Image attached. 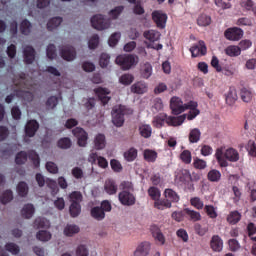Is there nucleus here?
<instances>
[{
    "label": "nucleus",
    "instance_id": "obj_19",
    "mask_svg": "<svg viewBox=\"0 0 256 256\" xmlns=\"http://www.w3.org/2000/svg\"><path fill=\"white\" fill-rule=\"evenodd\" d=\"M149 251H151V243L141 242L134 251V256H147Z\"/></svg>",
    "mask_w": 256,
    "mask_h": 256
},
{
    "label": "nucleus",
    "instance_id": "obj_17",
    "mask_svg": "<svg viewBox=\"0 0 256 256\" xmlns=\"http://www.w3.org/2000/svg\"><path fill=\"white\" fill-rule=\"evenodd\" d=\"M119 190V186H117V182L113 179H107L104 183V191L107 195H117V191Z\"/></svg>",
    "mask_w": 256,
    "mask_h": 256
},
{
    "label": "nucleus",
    "instance_id": "obj_54",
    "mask_svg": "<svg viewBox=\"0 0 256 256\" xmlns=\"http://www.w3.org/2000/svg\"><path fill=\"white\" fill-rule=\"evenodd\" d=\"M36 239H38V241H50L51 239V232L47 231V230H40L37 234H36Z\"/></svg>",
    "mask_w": 256,
    "mask_h": 256
},
{
    "label": "nucleus",
    "instance_id": "obj_4",
    "mask_svg": "<svg viewBox=\"0 0 256 256\" xmlns=\"http://www.w3.org/2000/svg\"><path fill=\"white\" fill-rule=\"evenodd\" d=\"M116 64L123 69L129 71L135 65V56L133 54H123L116 57Z\"/></svg>",
    "mask_w": 256,
    "mask_h": 256
},
{
    "label": "nucleus",
    "instance_id": "obj_42",
    "mask_svg": "<svg viewBox=\"0 0 256 256\" xmlns=\"http://www.w3.org/2000/svg\"><path fill=\"white\" fill-rule=\"evenodd\" d=\"M184 213L189 217L190 221H201V213L191 210L189 208L184 209Z\"/></svg>",
    "mask_w": 256,
    "mask_h": 256
},
{
    "label": "nucleus",
    "instance_id": "obj_31",
    "mask_svg": "<svg viewBox=\"0 0 256 256\" xmlns=\"http://www.w3.org/2000/svg\"><path fill=\"white\" fill-rule=\"evenodd\" d=\"M188 139L190 143H199V141H201V130L198 128L191 129Z\"/></svg>",
    "mask_w": 256,
    "mask_h": 256
},
{
    "label": "nucleus",
    "instance_id": "obj_24",
    "mask_svg": "<svg viewBox=\"0 0 256 256\" xmlns=\"http://www.w3.org/2000/svg\"><path fill=\"white\" fill-rule=\"evenodd\" d=\"M237 99H239V97L237 96V90L233 87H230L228 93L225 95L226 104L231 107L235 105Z\"/></svg>",
    "mask_w": 256,
    "mask_h": 256
},
{
    "label": "nucleus",
    "instance_id": "obj_49",
    "mask_svg": "<svg viewBox=\"0 0 256 256\" xmlns=\"http://www.w3.org/2000/svg\"><path fill=\"white\" fill-rule=\"evenodd\" d=\"M69 199L71 203H78L81 205V201H83V194H81L79 191H73L70 193Z\"/></svg>",
    "mask_w": 256,
    "mask_h": 256
},
{
    "label": "nucleus",
    "instance_id": "obj_57",
    "mask_svg": "<svg viewBox=\"0 0 256 256\" xmlns=\"http://www.w3.org/2000/svg\"><path fill=\"white\" fill-rule=\"evenodd\" d=\"M82 103L87 111H91V109L95 108L97 100L95 98H84Z\"/></svg>",
    "mask_w": 256,
    "mask_h": 256
},
{
    "label": "nucleus",
    "instance_id": "obj_29",
    "mask_svg": "<svg viewBox=\"0 0 256 256\" xmlns=\"http://www.w3.org/2000/svg\"><path fill=\"white\" fill-rule=\"evenodd\" d=\"M143 35L147 39V41H150V43H155V41H159L161 37V33L155 30L145 31Z\"/></svg>",
    "mask_w": 256,
    "mask_h": 256
},
{
    "label": "nucleus",
    "instance_id": "obj_62",
    "mask_svg": "<svg viewBox=\"0 0 256 256\" xmlns=\"http://www.w3.org/2000/svg\"><path fill=\"white\" fill-rule=\"evenodd\" d=\"M190 204L192 205V207H195V209H198L199 211H201V209L205 207V204L202 202L201 198L199 197L191 198Z\"/></svg>",
    "mask_w": 256,
    "mask_h": 256
},
{
    "label": "nucleus",
    "instance_id": "obj_7",
    "mask_svg": "<svg viewBox=\"0 0 256 256\" xmlns=\"http://www.w3.org/2000/svg\"><path fill=\"white\" fill-rule=\"evenodd\" d=\"M91 25L97 31H103L104 29H109V21L105 19L104 15L96 14L91 18Z\"/></svg>",
    "mask_w": 256,
    "mask_h": 256
},
{
    "label": "nucleus",
    "instance_id": "obj_16",
    "mask_svg": "<svg viewBox=\"0 0 256 256\" xmlns=\"http://www.w3.org/2000/svg\"><path fill=\"white\" fill-rule=\"evenodd\" d=\"M37 131H39V122L37 120H29L25 125L26 137H35Z\"/></svg>",
    "mask_w": 256,
    "mask_h": 256
},
{
    "label": "nucleus",
    "instance_id": "obj_64",
    "mask_svg": "<svg viewBox=\"0 0 256 256\" xmlns=\"http://www.w3.org/2000/svg\"><path fill=\"white\" fill-rule=\"evenodd\" d=\"M76 255L77 256H89V249H87V246L84 244H80L76 248Z\"/></svg>",
    "mask_w": 256,
    "mask_h": 256
},
{
    "label": "nucleus",
    "instance_id": "obj_48",
    "mask_svg": "<svg viewBox=\"0 0 256 256\" xmlns=\"http://www.w3.org/2000/svg\"><path fill=\"white\" fill-rule=\"evenodd\" d=\"M17 191L20 197H27V194L29 193V186L25 182H20L17 185Z\"/></svg>",
    "mask_w": 256,
    "mask_h": 256
},
{
    "label": "nucleus",
    "instance_id": "obj_56",
    "mask_svg": "<svg viewBox=\"0 0 256 256\" xmlns=\"http://www.w3.org/2000/svg\"><path fill=\"white\" fill-rule=\"evenodd\" d=\"M5 249H6V251L11 253L12 255H19V251H21L19 246L17 244L13 243V242L7 243L5 245Z\"/></svg>",
    "mask_w": 256,
    "mask_h": 256
},
{
    "label": "nucleus",
    "instance_id": "obj_22",
    "mask_svg": "<svg viewBox=\"0 0 256 256\" xmlns=\"http://www.w3.org/2000/svg\"><path fill=\"white\" fill-rule=\"evenodd\" d=\"M210 247L212 250L216 251V253H221V251H223V239H221L219 235L212 236Z\"/></svg>",
    "mask_w": 256,
    "mask_h": 256
},
{
    "label": "nucleus",
    "instance_id": "obj_5",
    "mask_svg": "<svg viewBox=\"0 0 256 256\" xmlns=\"http://www.w3.org/2000/svg\"><path fill=\"white\" fill-rule=\"evenodd\" d=\"M118 201L121 203V205H124V207H133V205L137 203V197H135L133 192L124 190L118 194Z\"/></svg>",
    "mask_w": 256,
    "mask_h": 256
},
{
    "label": "nucleus",
    "instance_id": "obj_15",
    "mask_svg": "<svg viewBox=\"0 0 256 256\" xmlns=\"http://www.w3.org/2000/svg\"><path fill=\"white\" fill-rule=\"evenodd\" d=\"M94 93L97 95V97H98L99 101H101L102 105H107V103H109V101H111V97L107 96L111 92L107 88H103V87L96 88V89H94Z\"/></svg>",
    "mask_w": 256,
    "mask_h": 256
},
{
    "label": "nucleus",
    "instance_id": "obj_34",
    "mask_svg": "<svg viewBox=\"0 0 256 256\" xmlns=\"http://www.w3.org/2000/svg\"><path fill=\"white\" fill-rule=\"evenodd\" d=\"M227 221L230 225H237V223L241 221V213L237 210L230 212L227 217Z\"/></svg>",
    "mask_w": 256,
    "mask_h": 256
},
{
    "label": "nucleus",
    "instance_id": "obj_6",
    "mask_svg": "<svg viewBox=\"0 0 256 256\" xmlns=\"http://www.w3.org/2000/svg\"><path fill=\"white\" fill-rule=\"evenodd\" d=\"M170 109L173 115H181L187 111V104H183L181 98L174 96L170 100Z\"/></svg>",
    "mask_w": 256,
    "mask_h": 256
},
{
    "label": "nucleus",
    "instance_id": "obj_20",
    "mask_svg": "<svg viewBox=\"0 0 256 256\" xmlns=\"http://www.w3.org/2000/svg\"><path fill=\"white\" fill-rule=\"evenodd\" d=\"M24 63L31 65L35 61V48L32 46H26L23 50Z\"/></svg>",
    "mask_w": 256,
    "mask_h": 256
},
{
    "label": "nucleus",
    "instance_id": "obj_52",
    "mask_svg": "<svg viewBox=\"0 0 256 256\" xmlns=\"http://www.w3.org/2000/svg\"><path fill=\"white\" fill-rule=\"evenodd\" d=\"M193 167L194 169L203 171V169H207V161L196 157L194 158V161H193Z\"/></svg>",
    "mask_w": 256,
    "mask_h": 256
},
{
    "label": "nucleus",
    "instance_id": "obj_2",
    "mask_svg": "<svg viewBox=\"0 0 256 256\" xmlns=\"http://www.w3.org/2000/svg\"><path fill=\"white\" fill-rule=\"evenodd\" d=\"M27 158L32 161L35 169H38V167L41 165V159L35 150H30L28 154L25 151L18 152L15 158L16 165H25V163H27Z\"/></svg>",
    "mask_w": 256,
    "mask_h": 256
},
{
    "label": "nucleus",
    "instance_id": "obj_39",
    "mask_svg": "<svg viewBox=\"0 0 256 256\" xmlns=\"http://www.w3.org/2000/svg\"><path fill=\"white\" fill-rule=\"evenodd\" d=\"M139 132L141 137H144V139H149L153 133V129L151 128V125L144 124L139 127Z\"/></svg>",
    "mask_w": 256,
    "mask_h": 256
},
{
    "label": "nucleus",
    "instance_id": "obj_9",
    "mask_svg": "<svg viewBox=\"0 0 256 256\" xmlns=\"http://www.w3.org/2000/svg\"><path fill=\"white\" fill-rule=\"evenodd\" d=\"M152 21H154L158 29H165L167 25V14L161 10H156L152 12Z\"/></svg>",
    "mask_w": 256,
    "mask_h": 256
},
{
    "label": "nucleus",
    "instance_id": "obj_12",
    "mask_svg": "<svg viewBox=\"0 0 256 256\" xmlns=\"http://www.w3.org/2000/svg\"><path fill=\"white\" fill-rule=\"evenodd\" d=\"M72 134L76 139H78L79 147H85L87 145V140L89 139V134L87 131L81 127H76L72 130Z\"/></svg>",
    "mask_w": 256,
    "mask_h": 256
},
{
    "label": "nucleus",
    "instance_id": "obj_53",
    "mask_svg": "<svg viewBox=\"0 0 256 256\" xmlns=\"http://www.w3.org/2000/svg\"><path fill=\"white\" fill-rule=\"evenodd\" d=\"M133 81H135V77L133 76V74H123L119 78V83H121V85H131Z\"/></svg>",
    "mask_w": 256,
    "mask_h": 256
},
{
    "label": "nucleus",
    "instance_id": "obj_1",
    "mask_svg": "<svg viewBox=\"0 0 256 256\" xmlns=\"http://www.w3.org/2000/svg\"><path fill=\"white\" fill-rule=\"evenodd\" d=\"M185 119V115L175 117L160 113L153 118L152 125L156 129H161L164 127L165 123H167L169 127H179L180 125H183Z\"/></svg>",
    "mask_w": 256,
    "mask_h": 256
},
{
    "label": "nucleus",
    "instance_id": "obj_37",
    "mask_svg": "<svg viewBox=\"0 0 256 256\" xmlns=\"http://www.w3.org/2000/svg\"><path fill=\"white\" fill-rule=\"evenodd\" d=\"M61 23H63V18L62 17H54L52 19H50L47 23V29L48 31H53V29H57V27H59V25H61Z\"/></svg>",
    "mask_w": 256,
    "mask_h": 256
},
{
    "label": "nucleus",
    "instance_id": "obj_3",
    "mask_svg": "<svg viewBox=\"0 0 256 256\" xmlns=\"http://www.w3.org/2000/svg\"><path fill=\"white\" fill-rule=\"evenodd\" d=\"M125 106H115L112 109V123L116 127H123V124L125 123V113H126Z\"/></svg>",
    "mask_w": 256,
    "mask_h": 256
},
{
    "label": "nucleus",
    "instance_id": "obj_27",
    "mask_svg": "<svg viewBox=\"0 0 256 256\" xmlns=\"http://www.w3.org/2000/svg\"><path fill=\"white\" fill-rule=\"evenodd\" d=\"M21 215L25 219H31L35 215V206L33 204H26L21 210Z\"/></svg>",
    "mask_w": 256,
    "mask_h": 256
},
{
    "label": "nucleus",
    "instance_id": "obj_18",
    "mask_svg": "<svg viewBox=\"0 0 256 256\" xmlns=\"http://www.w3.org/2000/svg\"><path fill=\"white\" fill-rule=\"evenodd\" d=\"M150 231L152 237H154L155 241H157L159 245H163L165 243V235H163V232H161V228H159V226L152 225L150 227Z\"/></svg>",
    "mask_w": 256,
    "mask_h": 256
},
{
    "label": "nucleus",
    "instance_id": "obj_60",
    "mask_svg": "<svg viewBox=\"0 0 256 256\" xmlns=\"http://www.w3.org/2000/svg\"><path fill=\"white\" fill-rule=\"evenodd\" d=\"M48 59H55L57 57V48L54 44H49L46 49Z\"/></svg>",
    "mask_w": 256,
    "mask_h": 256
},
{
    "label": "nucleus",
    "instance_id": "obj_11",
    "mask_svg": "<svg viewBox=\"0 0 256 256\" xmlns=\"http://www.w3.org/2000/svg\"><path fill=\"white\" fill-rule=\"evenodd\" d=\"M72 134L76 139H78L79 147H85L87 145V140L89 139V134L87 131L81 127H76L72 130Z\"/></svg>",
    "mask_w": 256,
    "mask_h": 256
},
{
    "label": "nucleus",
    "instance_id": "obj_40",
    "mask_svg": "<svg viewBox=\"0 0 256 256\" xmlns=\"http://www.w3.org/2000/svg\"><path fill=\"white\" fill-rule=\"evenodd\" d=\"M225 53L228 57H239L241 55V48L239 46H228L225 50Z\"/></svg>",
    "mask_w": 256,
    "mask_h": 256
},
{
    "label": "nucleus",
    "instance_id": "obj_35",
    "mask_svg": "<svg viewBox=\"0 0 256 256\" xmlns=\"http://www.w3.org/2000/svg\"><path fill=\"white\" fill-rule=\"evenodd\" d=\"M240 97L244 103H251L253 99V92L247 88H242L240 90Z\"/></svg>",
    "mask_w": 256,
    "mask_h": 256
},
{
    "label": "nucleus",
    "instance_id": "obj_36",
    "mask_svg": "<svg viewBox=\"0 0 256 256\" xmlns=\"http://www.w3.org/2000/svg\"><path fill=\"white\" fill-rule=\"evenodd\" d=\"M138 151L136 148H130L126 152H124V159L131 163L137 159Z\"/></svg>",
    "mask_w": 256,
    "mask_h": 256
},
{
    "label": "nucleus",
    "instance_id": "obj_14",
    "mask_svg": "<svg viewBox=\"0 0 256 256\" xmlns=\"http://www.w3.org/2000/svg\"><path fill=\"white\" fill-rule=\"evenodd\" d=\"M60 55L64 61H73L77 57V52L73 46H65L61 49Z\"/></svg>",
    "mask_w": 256,
    "mask_h": 256
},
{
    "label": "nucleus",
    "instance_id": "obj_59",
    "mask_svg": "<svg viewBox=\"0 0 256 256\" xmlns=\"http://www.w3.org/2000/svg\"><path fill=\"white\" fill-rule=\"evenodd\" d=\"M57 145L60 149H70L71 148V139L70 138H61L58 140Z\"/></svg>",
    "mask_w": 256,
    "mask_h": 256
},
{
    "label": "nucleus",
    "instance_id": "obj_32",
    "mask_svg": "<svg viewBox=\"0 0 256 256\" xmlns=\"http://www.w3.org/2000/svg\"><path fill=\"white\" fill-rule=\"evenodd\" d=\"M79 231H81L79 226H77L75 224H68L64 228V235H66V237H73V235H77V233H79Z\"/></svg>",
    "mask_w": 256,
    "mask_h": 256
},
{
    "label": "nucleus",
    "instance_id": "obj_46",
    "mask_svg": "<svg viewBox=\"0 0 256 256\" xmlns=\"http://www.w3.org/2000/svg\"><path fill=\"white\" fill-rule=\"evenodd\" d=\"M94 145L97 150L105 149V135L98 134L94 139Z\"/></svg>",
    "mask_w": 256,
    "mask_h": 256
},
{
    "label": "nucleus",
    "instance_id": "obj_47",
    "mask_svg": "<svg viewBox=\"0 0 256 256\" xmlns=\"http://www.w3.org/2000/svg\"><path fill=\"white\" fill-rule=\"evenodd\" d=\"M70 216L75 218L81 215V204L79 203H71L69 207Z\"/></svg>",
    "mask_w": 256,
    "mask_h": 256
},
{
    "label": "nucleus",
    "instance_id": "obj_44",
    "mask_svg": "<svg viewBox=\"0 0 256 256\" xmlns=\"http://www.w3.org/2000/svg\"><path fill=\"white\" fill-rule=\"evenodd\" d=\"M11 201H13V191H4L0 196V203H2V205H7V203H11Z\"/></svg>",
    "mask_w": 256,
    "mask_h": 256
},
{
    "label": "nucleus",
    "instance_id": "obj_45",
    "mask_svg": "<svg viewBox=\"0 0 256 256\" xmlns=\"http://www.w3.org/2000/svg\"><path fill=\"white\" fill-rule=\"evenodd\" d=\"M144 159L148 163H155L157 161V153L154 150H144Z\"/></svg>",
    "mask_w": 256,
    "mask_h": 256
},
{
    "label": "nucleus",
    "instance_id": "obj_10",
    "mask_svg": "<svg viewBox=\"0 0 256 256\" xmlns=\"http://www.w3.org/2000/svg\"><path fill=\"white\" fill-rule=\"evenodd\" d=\"M190 53L193 58L205 57V55H207V45L205 44V41H198V44H195L190 48Z\"/></svg>",
    "mask_w": 256,
    "mask_h": 256
},
{
    "label": "nucleus",
    "instance_id": "obj_58",
    "mask_svg": "<svg viewBox=\"0 0 256 256\" xmlns=\"http://www.w3.org/2000/svg\"><path fill=\"white\" fill-rule=\"evenodd\" d=\"M215 157H216L220 167H228L229 166V162H227V160H225V158H223V151L217 150Z\"/></svg>",
    "mask_w": 256,
    "mask_h": 256
},
{
    "label": "nucleus",
    "instance_id": "obj_26",
    "mask_svg": "<svg viewBox=\"0 0 256 256\" xmlns=\"http://www.w3.org/2000/svg\"><path fill=\"white\" fill-rule=\"evenodd\" d=\"M90 215L96 221H103V219H105V212H103V209H101L99 206L91 208Z\"/></svg>",
    "mask_w": 256,
    "mask_h": 256
},
{
    "label": "nucleus",
    "instance_id": "obj_50",
    "mask_svg": "<svg viewBox=\"0 0 256 256\" xmlns=\"http://www.w3.org/2000/svg\"><path fill=\"white\" fill-rule=\"evenodd\" d=\"M180 159L182 163H185V165H191V161L193 159V157L191 156V151L183 150L180 154Z\"/></svg>",
    "mask_w": 256,
    "mask_h": 256
},
{
    "label": "nucleus",
    "instance_id": "obj_38",
    "mask_svg": "<svg viewBox=\"0 0 256 256\" xmlns=\"http://www.w3.org/2000/svg\"><path fill=\"white\" fill-rule=\"evenodd\" d=\"M207 177L208 181H211L212 183H219V181H221V172L217 169L210 170Z\"/></svg>",
    "mask_w": 256,
    "mask_h": 256
},
{
    "label": "nucleus",
    "instance_id": "obj_41",
    "mask_svg": "<svg viewBox=\"0 0 256 256\" xmlns=\"http://www.w3.org/2000/svg\"><path fill=\"white\" fill-rule=\"evenodd\" d=\"M33 26L31 25V22L27 19L22 20L20 23V32L22 35H29L31 33V28Z\"/></svg>",
    "mask_w": 256,
    "mask_h": 256
},
{
    "label": "nucleus",
    "instance_id": "obj_63",
    "mask_svg": "<svg viewBox=\"0 0 256 256\" xmlns=\"http://www.w3.org/2000/svg\"><path fill=\"white\" fill-rule=\"evenodd\" d=\"M120 189L122 191H128V192L135 191V187L133 186V182H130V181H122L120 183Z\"/></svg>",
    "mask_w": 256,
    "mask_h": 256
},
{
    "label": "nucleus",
    "instance_id": "obj_30",
    "mask_svg": "<svg viewBox=\"0 0 256 256\" xmlns=\"http://www.w3.org/2000/svg\"><path fill=\"white\" fill-rule=\"evenodd\" d=\"M155 209H159L160 211H163L165 209H171L172 205L167 198L165 199H158L154 202Z\"/></svg>",
    "mask_w": 256,
    "mask_h": 256
},
{
    "label": "nucleus",
    "instance_id": "obj_8",
    "mask_svg": "<svg viewBox=\"0 0 256 256\" xmlns=\"http://www.w3.org/2000/svg\"><path fill=\"white\" fill-rule=\"evenodd\" d=\"M224 37L228 41H239L243 38V29L239 27L228 28L224 32Z\"/></svg>",
    "mask_w": 256,
    "mask_h": 256
},
{
    "label": "nucleus",
    "instance_id": "obj_28",
    "mask_svg": "<svg viewBox=\"0 0 256 256\" xmlns=\"http://www.w3.org/2000/svg\"><path fill=\"white\" fill-rule=\"evenodd\" d=\"M164 197L166 198V201H169L170 203H179V195L173 189H166L164 191Z\"/></svg>",
    "mask_w": 256,
    "mask_h": 256
},
{
    "label": "nucleus",
    "instance_id": "obj_51",
    "mask_svg": "<svg viewBox=\"0 0 256 256\" xmlns=\"http://www.w3.org/2000/svg\"><path fill=\"white\" fill-rule=\"evenodd\" d=\"M34 227H36L37 229H46L47 227H49V222L45 218L38 217L34 221Z\"/></svg>",
    "mask_w": 256,
    "mask_h": 256
},
{
    "label": "nucleus",
    "instance_id": "obj_61",
    "mask_svg": "<svg viewBox=\"0 0 256 256\" xmlns=\"http://www.w3.org/2000/svg\"><path fill=\"white\" fill-rule=\"evenodd\" d=\"M110 60H111V56H109V54L102 53L100 55V59H99L100 67H102V69H105V67H107L109 65Z\"/></svg>",
    "mask_w": 256,
    "mask_h": 256
},
{
    "label": "nucleus",
    "instance_id": "obj_25",
    "mask_svg": "<svg viewBox=\"0 0 256 256\" xmlns=\"http://www.w3.org/2000/svg\"><path fill=\"white\" fill-rule=\"evenodd\" d=\"M224 157L231 163H237L239 161V152L234 148H228L224 153Z\"/></svg>",
    "mask_w": 256,
    "mask_h": 256
},
{
    "label": "nucleus",
    "instance_id": "obj_33",
    "mask_svg": "<svg viewBox=\"0 0 256 256\" xmlns=\"http://www.w3.org/2000/svg\"><path fill=\"white\" fill-rule=\"evenodd\" d=\"M151 75H153V66H151V63L146 62L141 68V76L143 79H149Z\"/></svg>",
    "mask_w": 256,
    "mask_h": 256
},
{
    "label": "nucleus",
    "instance_id": "obj_55",
    "mask_svg": "<svg viewBox=\"0 0 256 256\" xmlns=\"http://www.w3.org/2000/svg\"><path fill=\"white\" fill-rule=\"evenodd\" d=\"M204 211H205L206 215H208V217L210 219H217L218 214H217V210L215 209V206H213V205H206L204 207Z\"/></svg>",
    "mask_w": 256,
    "mask_h": 256
},
{
    "label": "nucleus",
    "instance_id": "obj_23",
    "mask_svg": "<svg viewBox=\"0 0 256 256\" xmlns=\"http://www.w3.org/2000/svg\"><path fill=\"white\" fill-rule=\"evenodd\" d=\"M197 102L195 101H190L187 103V109H189V113L187 115V119L188 121H193V119H195V117H197V115H199V113H201L199 111V109H197Z\"/></svg>",
    "mask_w": 256,
    "mask_h": 256
},
{
    "label": "nucleus",
    "instance_id": "obj_43",
    "mask_svg": "<svg viewBox=\"0 0 256 256\" xmlns=\"http://www.w3.org/2000/svg\"><path fill=\"white\" fill-rule=\"evenodd\" d=\"M197 25H199V27H209V25H211V16L201 14L197 19Z\"/></svg>",
    "mask_w": 256,
    "mask_h": 256
},
{
    "label": "nucleus",
    "instance_id": "obj_13",
    "mask_svg": "<svg viewBox=\"0 0 256 256\" xmlns=\"http://www.w3.org/2000/svg\"><path fill=\"white\" fill-rule=\"evenodd\" d=\"M175 182L181 185H189L191 183V172L187 169H180L176 172Z\"/></svg>",
    "mask_w": 256,
    "mask_h": 256
},
{
    "label": "nucleus",
    "instance_id": "obj_21",
    "mask_svg": "<svg viewBox=\"0 0 256 256\" xmlns=\"http://www.w3.org/2000/svg\"><path fill=\"white\" fill-rule=\"evenodd\" d=\"M148 89L149 87L144 81H138L131 86V92L136 95H143L144 93H147Z\"/></svg>",
    "mask_w": 256,
    "mask_h": 256
}]
</instances>
